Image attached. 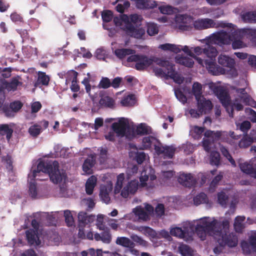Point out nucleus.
Wrapping results in <instances>:
<instances>
[{
    "mask_svg": "<svg viewBox=\"0 0 256 256\" xmlns=\"http://www.w3.org/2000/svg\"><path fill=\"white\" fill-rule=\"evenodd\" d=\"M256 141V130H252L249 134H246L243 136L238 142V146L240 148H246Z\"/></svg>",
    "mask_w": 256,
    "mask_h": 256,
    "instance_id": "18",
    "label": "nucleus"
},
{
    "mask_svg": "<svg viewBox=\"0 0 256 256\" xmlns=\"http://www.w3.org/2000/svg\"><path fill=\"white\" fill-rule=\"evenodd\" d=\"M194 50L196 55L199 56L204 53L208 58L205 60L204 62L206 67L210 74L216 76L225 73V69L216 62V57L218 54L216 48L208 44L204 48L196 46Z\"/></svg>",
    "mask_w": 256,
    "mask_h": 256,
    "instance_id": "2",
    "label": "nucleus"
},
{
    "mask_svg": "<svg viewBox=\"0 0 256 256\" xmlns=\"http://www.w3.org/2000/svg\"><path fill=\"white\" fill-rule=\"evenodd\" d=\"M26 238L28 244L30 246H38L40 241L38 236V232L33 229H29L26 232Z\"/></svg>",
    "mask_w": 256,
    "mask_h": 256,
    "instance_id": "19",
    "label": "nucleus"
},
{
    "mask_svg": "<svg viewBox=\"0 0 256 256\" xmlns=\"http://www.w3.org/2000/svg\"><path fill=\"white\" fill-rule=\"evenodd\" d=\"M2 110L7 117H12L15 112L8 106L4 105L2 108Z\"/></svg>",
    "mask_w": 256,
    "mask_h": 256,
    "instance_id": "62",
    "label": "nucleus"
},
{
    "mask_svg": "<svg viewBox=\"0 0 256 256\" xmlns=\"http://www.w3.org/2000/svg\"><path fill=\"white\" fill-rule=\"evenodd\" d=\"M240 32V34L238 35L236 38H234L232 40V47L234 49H238L240 48L244 47V42L240 40L239 38L241 36V32Z\"/></svg>",
    "mask_w": 256,
    "mask_h": 256,
    "instance_id": "49",
    "label": "nucleus"
},
{
    "mask_svg": "<svg viewBox=\"0 0 256 256\" xmlns=\"http://www.w3.org/2000/svg\"><path fill=\"white\" fill-rule=\"evenodd\" d=\"M122 82V78L118 76L115 78L110 81V86L114 88H118Z\"/></svg>",
    "mask_w": 256,
    "mask_h": 256,
    "instance_id": "61",
    "label": "nucleus"
},
{
    "mask_svg": "<svg viewBox=\"0 0 256 256\" xmlns=\"http://www.w3.org/2000/svg\"><path fill=\"white\" fill-rule=\"evenodd\" d=\"M114 104L113 98L108 96H103L99 100V104L102 108H112Z\"/></svg>",
    "mask_w": 256,
    "mask_h": 256,
    "instance_id": "24",
    "label": "nucleus"
},
{
    "mask_svg": "<svg viewBox=\"0 0 256 256\" xmlns=\"http://www.w3.org/2000/svg\"><path fill=\"white\" fill-rule=\"evenodd\" d=\"M178 249L180 254L182 256H193V251L188 245H182L179 246Z\"/></svg>",
    "mask_w": 256,
    "mask_h": 256,
    "instance_id": "43",
    "label": "nucleus"
},
{
    "mask_svg": "<svg viewBox=\"0 0 256 256\" xmlns=\"http://www.w3.org/2000/svg\"><path fill=\"white\" fill-rule=\"evenodd\" d=\"M41 172L48 174L50 180L56 184L62 182L66 178V174L62 170H59V164L56 160L40 161L37 165L36 169L32 170V174L30 175L32 177L33 180Z\"/></svg>",
    "mask_w": 256,
    "mask_h": 256,
    "instance_id": "1",
    "label": "nucleus"
},
{
    "mask_svg": "<svg viewBox=\"0 0 256 256\" xmlns=\"http://www.w3.org/2000/svg\"><path fill=\"white\" fill-rule=\"evenodd\" d=\"M32 172L31 174H28V178L30 180V186H29V194L30 196L32 198H36L37 196V188L36 185L35 183V180H43L44 179L42 178H36V177L33 180L32 177L31 176L30 177V175H32Z\"/></svg>",
    "mask_w": 256,
    "mask_h": 256,
    "instance_id": "22",
    "label": "nucleus"
},
{
    "mask_svg": "<svg viewBox=\"0 0 256 256\" xmlns=\"http://www.w3.org/2000/svg\"><path fill=\"white\" fill-rule=\"evenodd\" d=\"M220 150L222 154L229 160L232 164L236 166L235 161L230 154L228 150L224 146H222L220 148Z\"/></svg>",
    "mask_w": 256,
    "mask_h": 256,
    "instance_id": "53",
    "label": "nucleus"
},
{
    "mask_svg": "<svg viewBox=\"0 0 256 256\" xmlns=\"http://www.w3.org/2000/svg\"><path fill=\"white\" fill-rule=\"evenodd\" d=\"M129 179L128 176L126 178L124 173L119 174L116 178L114 194L121 192L120 195L124 198H128L130 194H134L138 190V182L136 180H129Z\"/></svg>",
    "mask_w": 256,
    "mask_h": 256,
    "instance_id": "4",
    "label": "nucleus"
},
{
    "mask_svg": "<svg viewBox=\"0 0 256 256\" xmlns=\"http://www.w3.org/2000/svg\"><path fill=\"white\" fill-rule=\"evenodd\" d=\"M194 27L198 30H205L210 28H226V27H232L233 24L226 23L224 22H216L212 19L206 18L198 19L194 22Z\"/></svg>",
    "mask_w": 256,
    "mask_h": 256,
    "instance_id": "7",
    "label": "nucleus"
},
{
    "mask_svg": "<svg viewBox=\"0 0 256 256\" xmlns=\"http://www.w3.org/2000/svg\"><path fill=\"white\" fill-rule=\"evenodd\" d=\"M102 18L103 22H110L113 18V13L111 10H104L102 13Z\"/></svg>",
    "mask_w": 256,
    "mask_h": 256,
    "instance_id": "54",
    "label": "nucleus"
},
{
    "mask_svg": "<svg viewBox=\"0 0 256 256\" xmlns=\"http://www.w3.org/2000/svg\"><path fill=\"white\" fill-rule=\"evenodd\" d=\"M123 29L127 34L138 39L142 38L145 34L144 28H137L128 22L126 24Z\"/></svg>",
    "mask_w": 256,
    "mask_h": 256,
    "instance_id": "13",
    "label": "nucleus"
},
{
    "mask_svg": "<svg viewBox=\"0 0 256 256\" xmlns=\"http://www.w3.org/2000/svg\"><path fill=\"white\" fill-rule=\"evenodd\" d=\"M146 31L148 35L152 36L158 34V28L156 24L150 22L147 24Z\"/></svg>",
    "mask_w": 256,
    "mask_h": 256,
    "instance_id": "46",
    "label": "nucleus"
},
{
    "mask_svg": "<svg viewBox=\"0 0 256 256\" xmlns=\"http://www.w3.org/2000/svg\"><path fill=\"white\" fill-rule=\"evenodd\" d=\"M97 226L100 230H104V231L102 232L101 234L98 233L94 234V238L95 240L96 241L101 240L106 244L110 243L112 240V236L110 230L107 228H105L104 226L102 224V222H101L100 218H98V220Z\"/></svg>",
    "mask_w": 256,
    "mask_h": 256,
    "instance_id": "11",
    "label": "nucleus"
},
{
    "mask_svg": "<svg viewBox=\"0 0 256 256\" xmlns=\"http://www.w3.org/2000/svg\"><path fill=\"white\" fill-rule=\"evenodd\" d=\"M218 63L224 67L229 68L233 76H237L238 72L234 68V60L225 54H220L218 59Z\"/></svg>",
    "mask_w": 256,
    "mask_h": 256,
    "instance_id": "12",
    "label": "nucleus"
},
{
    "mask_svg": "<svg viewBox=\"0 0 256 256\" xmlns=\"http://www.w3.org/2000/svg\"><path fill=\"white\" fill-rule=\"evenodd\" d=\"M20 84L18 78L16 77L12 78L10 82H6L4 84L6 88L8 91H14L18 86Z\"/></svg>",
    "mask_w": 256,
    "mask_h": 256,
    "instance_id": "30",
    "label": "nucleus"
},
{
    "mask_svg": "<svg viewBox=\"0 0 256 256\" xmlns=\"http://www.w3.org/2000/svg\"><path fill=\"white\" fill-rule=\"evenodd\" d=\"M246 219L244 216H238L235 218L234 224V228L236 232L241 233L244 228L243 222Z\"/></svg>",
    "mask_w": 256,
    "mask_h": 256,
    "instance_id": "27",
    "label": "nucleus"
},
{
    "mask_svg": "<svg viewBox=\"0 0 256 256\" xmlns=\"http://www.w3.org/2000/svg\"><path fill=\"white\" fill-rule=\"evenodd\" d=\"M64 216L66 225L68 226H72L74 224V220L71 212L69 210H66L64 212Z\"/></svg>",
    "mask_w": 256,
    "mask_h": 256,
    "instance_id": "51",
    "label": "nucleus"
},
{
    "mask_svg": "<svg viewBox=\"0 0 256 256\" xmlns=\"http://www.w3.org/2000/svg\"><path fill=\"white\" fill-rule=\"evenodd\" d=\"M13 130L8 124H2L0 126V134L6 135V138L10 139L12 136Z\"/></svg>",
    "mask_w": 256,
    "mask_h": 256,
    "instance_id": "44",
    "label": "nucleus"
},
{
    "mask_svg": "<svg viewBox=\"0 0 256 256\" xmlns=\"http://www.w3.org/2000/svg\"><path fill=\"white\" fill-rule=\"evenodd\" d=\"M196 232L198 236L202 240H205L207 232L204 228H202V226L198 224L196 228Z\"/></svg>",
    "mask_w": 256,
    "mask_h": 256,
    "instance_id": "56",
    "label": "nucleus"
},
{
    "mask_svg": "<svg viewBox=\"0 0 256 256\" xmlns=\"http://www.w3.org/2000/svg\"><path fill=\"white\" fill-rule=\"evenodd\" d=\"M171 235L177 236L180 238H183L185 236L186 232L179 227L172 228L170 231Z\"/></svg>",
    "mask_w": 256,
    "mask_h": 256,
    "instance_id": "48",
    "label": "nucleus"
},
{
    "mask_svg": "<svg viewBox=\"0 0 256 256\" xmlns=\"http://www.w3.org/2000/svg\"><path fill=\"white\" fill-rule=\"evenodd\" d=\"M196 100L197 101L198 109L202 114H206L212 109L213 106L210 100H206L204 96Z\"/></svg>",
    "mask_w": 256,
    "mask_h": 256,
    "instance_id": "17",
    "label": "nucleus"
},
{
    "mask_svg": "<svg viewBox=\"0 0 256 256\" xmlns=\"http://www.w3.org/2000/svg\"><path fill=\"white\" fill-rule=\"evenodd\" d=\"M159 10L163 14H171L174 12V8L170 6H160Z\"/></svg>",
    "mask_w": 256,
    "mask_h": 256,
    "instance_id": "58",
    "label": "nucleus"
},
{
    "mask_svg": "<svg viewBox=\"0 0 256 256\" xmlns=\"http://www.w3.org/2000/svg\"><path fill=\"white\" fill-rule=\"evenodd\" d=\"M218 202L222 207L226 208L228 202V196L223 190L217 194Z\"/></svg>",
    "mask_w": 256,
    "mask_h": 256,
    "instance_id": "31",
    "label": "nucleus"
},
{
    "mask_svg": "<svg viewBox=\"0 0 256 256\" xmlns=\"http://www.w3.org/2000/svg\"><path fill=\"white\" fill-rule=\"evenodd\" d=\"M116 242L117 244L124 248H132L134 247V242L127 237H118L116 240Z\"/></svg>",
    "mask_w": 256,
    "mask_h": 256,
    "instance_id": "25",
    "label": "nucleus"
},
{
    "mask_svg": "<svg viewBox=\"0 0 256 256\" xmlns=\"http://www.w3.org/2000/svg\"><path fill=\"white\" fill-rule=\"evenodd\" d=\"M244 31L245 34L248 36V38L250 40L256 45V30L247 29Z\"/></svg>",
    "mask_w": 256,
    "mask_h": 256,
    "instance_id": "57",
    "label": "nucleus"
},
{
    "mask_svg": "<svg viewBox=\"0 0 256 256\" xmlns=\"http://www.w3.org/2000/svg\"><path fill=\"white\" fill-rule=\"evenodd\" d=\"M199 224L210 236L214 238L215 240L218 238L223 228H228L230 222L225 220L222 222H218L216 220L210 221L206 218L201 219Z\"/></svg>",
    "mask_w": 256,
    "mask_h": 256,
    "instance_id": "6",
    "label": "nucleus"
},
{
    "mask_svg": "<svg viewBox=\"0 0 256 256\" xmlns=\"http://www.w3.org/2000/svg\"><path fill=\"white\" fill-rule=\"evenodd\" d=\"M122 22H124L125 24L128 22V17L125 14H124L120 18L114 17V22L116 26L122 25Z\"/></svg>",
    "mask_w": 256,
    "mask_h": 256,
    "instance_id": "60",
    "label": "nucleus"
},
{
    "mask_svg": "<svg viewBox=\"0 0 256 256\" xmlns=\"http://www.w3.org/2000/svg\"><path fill=\"white\" fill-rule=\"evenodd\" d=\"M130 6V3L128 1H124L122 4H118L116 6V10L120 13H123L126 8H128Z\"/></svg>",
    "mask_w": 256,
    "mask_h": 256,
    "instance_id": "59",
    "label": "nucleus"
},
{
    "mask_svg": "<svg viewBox=\"0 0 256 256\" xmlns=\"http://www.w3.org/2000/svg\"><path fill=\"white\" fill-rule=\"evenodd\" d=\"M42 132V128L41 126L37 124L30 126L28 130L30 134L34 138L37 137Z\"/></svg>",
    "mask_w": 256,
    "mask_h": 256,
    "instance_id": "39",
    "label": "nucleus"
},
{
    "mask_svg": "<svg viewBox=\"0 0 256 256\" xmlns=\"http://www.w3.org/2000/svg\"><path fill=\"white\" fill-rule=\"evenodd\" d=\"M192 92L196 100L200 99L203 96H202V86L198 82H194L192 87Z\"/></svg>",
    "mask_w": 256,
    "mask_h": 256,
    "instance_id": "35",
    "label": "nucleus"
},
{
    "mask_svg": "<svg viewBox=\"0 0 256 256\" xmlns=\"http://www.w3.org/2000/svg\"><path fill=\"white\" fill-rule=\"evenodd\" d=\"M100 196L102 201L108 204L110 201L109 192L106 186H102L100 188Z\"/></svg>",
    "mask_w": 256,
    "mask_h": 256,
    "instance_id": "40",
    "label": "nucleus"
},
{
    "mask_svg": "<svg viewBox=\"0 0 256 256\" xmlns=\"http://www.w3.org/2000/svg\"><path fill=\"white\" fill-rule=\"evenodd\" d=\"M136 102L135 96L134 94L128 95L124 97L120 101V104L124 106H130Z\"/></svg>",
    "mask_w": 256,
    "mask_h": 256,
    "instance_id": "38",
    "label": "nucleus"
},
{
    "mask_svg": "<svg viewBox=\"0 0 256 256\" xmlns=\"http://www.w3.org/2000/svg\"><path fill=\"white\" fill-rule=\"evenodd\" d=\"M193 200L196 206H198L202 204H207L208 199L206 194L204 192H201L194 197Z\"/></svg>",
    "mask_w": 256,
    "mask_h": 256,
    "instance_id": "36",
    "label": "nucleus"
},
{
    "mask_svg": "<svg viewBox=\"0 0 256 256\" xmlns=\"http://www.w3.org/2000/svg\"><path fill=\"white\" fill-rule=\"evenodd\" d=\"M248 242L252 248L256 250V231L252 233L249 236Z\"/></svg>",
    "mask_w": 256,
    "mask_h": 256,
    "instance_id": "64",
    "label": "nucleus"
},
{
    "mask_svg": "<svg viewBox=\"0 0 256 256\" xmlns=\"http://www.w3.org/2000/svg\"><path fill=\"white\" fill-rule=\"evenodd\" d=\"M176 62L177 63L188 68H192L194 64L192 59L187 56L176 57Z\"/></svg>",
    "mask_w": 256,
    "mask_h": 256,
    "instance_id": "32",
    "label": "nucleus"
},
{
    "mask_svg": "<svg viewBox=\"0 0 256 256\" xmlns=\"http://www.w3.org/2000/svg\"><path fill=\"white\" fill-rule=\"evenodd\" d=\"M174 94L177 99L183 104L186 102L187 98L180 88L176 89L174 90Z\"/></svg>",
    "mask_w": 256,
    "mask_h": 256,
    "instance_id": "55",
    "label": "nucleus"
},
{
    "mask_svg": "<svg viewBox=\"0 0 256 256\" xmlns=\"http://www.w3.org/2000/svg\"><path fill=\"white\" fill-rule=\"evenodd\" d=\"M220 154L216 151H212L210 155V164L212 166H218L220 163Z\"/></svg>",
    "mask_w": 256,
    "mask_h": 256,
    "instance_id": "42",
    "label": "nucleus"
},
{
    "mask_svg": "<svg viewBox=\"0 0 256 256\" xmlns=\"http://www.w3.org/2000/svg\"><path fill=\"white\" fill-rule=\"evenodd\" d=\"M156 62L162 68L154 67L153 71L156 76L166 79L170 78L174 82L180 84L184 81V78L181 76L175 70L174 65L172 64L168 60L158 59Z\"/></svg>",
    "mask_w": 256,
    "mask_h": 256,
    "instance_id": "3",
    "label": "nucleus"
},
{
    "mask_svg": "<svg viewBox=\"0 0 256 256\" xmlns=\"http://www.w3.org/2000/svg\"><path fill=\"white\" fill-rule=\"evenodd\" d=\"M95 161L92 158H86L82 165V170L88 174L92 173V168L94 166Z\"/></svg>",
    "mask_w": 256,
    "mask_h": 256,
    "instance_id": "33",
    "label": "nucleus"
},
{
    "mask_svg": "<svg viewBox=\"0 0 256 256\" xmlns=\"http://www.w3.org/2000/svg\"><path fill=\"white\" fill-rule=\"evenodd\" d=\"M178 182L182 185L192 188L197 183V178L190 173L180 172L178 178Z\"/></svg>",
    "mask_w": 256,
    "mask_h": 256,
    "instance_id": "14",
    "label": "nucleus"
},
{
    "mask_svg": "<svg viewBox=\"0 0 256 256\" xmlns=\"http://www.w3.org/2000/svg\"><path fill=\"white\" fill-rule=\"evenodd\" d=\"M210 89L217 96L223 106L226 107L230 104V97L226 90L216 86L214 83L208 84Z\"/></svg>",
    "mask_w": 256,
    "mask_h": 256,
    "instance_id": "10",
    "label": "nucleus"
},
{
    "mask_svg": "<svg viewBox=\"0 0 256 256\" xmlns=\"http://www.w3.org/2000/svg\"><path fill=\"white\" fill-rule=\"evenodd\" d=\"M50 82V78L46 75V73L42 72H38V82L44 86H48Z\"/></svg>",
    "mask_w": 256,
    "mask_h": 256,
    "instance_id": "41",
    "label": "nucleus"
},
{
    "mask_svg": "<svg viewBox=\"0 0 256 256\" xmlns=\"http://www.w3.org/2000/svg\"><path fill=\"white\" fill-rule=\"evenodd\" d=\"M242 18L246 22H256V11L248 12L242 15Z\"/></svg>",
    "mask_w": 256,
    "mask_h": 256,
    "instance_id": "34",
    "label": "nucleus"
},
{
    "mask_svg": "<svg viewBox=\"0 0 256 256\" xmlns=\"http://www.w3.org/2000/svg\"><path fill=\"white\" fill-rule=\"evenodd\" d=\"M180 45H176L171 44H160L159 46L162 50H170L176 54L179 53L181 52Z\"/></svg>",
    "mask_w": 256,
    "mask_h": 256,
    "instance_id": "28",
    "label": "nucleus"
},
{
    "mask_svg": "<svg viewBox=\"0 0 256 256\" xmlns=\"http://www.w3.org/2000/svg\"><path fill=\"white\" fill-rule=\"evenodd\" d=\"M98 86L99 88H108L110 87V80L107 77H102Z\"/></svg>",
    "mask_w": 256,
    "mask_h": 256,
    "instance_id": "52",
    "label": "nucleus"
},
{
    "mask_svg": "<svg viewBox=\"0 0 256 256\" xmlns=\"http://www.w3.org/2000/svg\"><path fill=\"white\" fill-rule=\"evenodd\" d=\"M136 132L138 135L144 136L152 134V128L146 124H140L137 126Z\"/></svg>",
    "mask_w": 256,
    "mask_h": 256,
    "instance_id": "29",
    "label": "nucleus"
},
{
    "mask_svg": "<svg viewBox=\"0 0 256 256\" xmlns=\"http://www.w3.org/2000/svg\"><path fill=\"white\" fill-rule=\"evenodd\" d=\"M134 212L136 215L138 216L140 219L144 220H147L150 218V215L148 214L140 206L136 207L134 210Z\"/></svg>",
    "mask_w": 256,
    "mask_h": 256,
    "instance_id": "37",
    "label": "nucleus"
},
{
    "mask_svg": "<svg viewBox=\"0 0 256 256\" xmlns=\"http://www.w3.org/2000/svg\"><path fill=\"white\" fill-rule=\"evenodd\" d=\"M128 122L123 118H120L118 122L112 124L113 130L119 136H124L126 129L128 128Z\"/></svg>",
    "mask_w": 256,
    "mask_h": 256,
    "instance_id": "16",
    "label": "nucleus"
},
{
    "mask_svg": "<svg viewBox=\"0 0 256 256\" xmlns=\"http://www.w3.org/2000/svg\"><path fill=\"white\" fill-rule=\"evenodd\" d=\"M228 31L220 30L212 34L210 36L208 41V43L217 44L219 46L228 45L231 44L232 40L236 38L240 32L236 30L234 25L232 26L226 27Z\"/></svg>",
    "mask_w": 256,
    "mask_h": 256,
    "instance_id": "5",
    "label": "nucleus"
},
{
    "mask_svg": "<svg viewBox=\"0 0 256 256\" xmlns=\"http://www.w3.org/2000/svg\"><path fill=\"white\" fill-rule=\"evenodd\" d=\"M138 230L142 233L143 234L148 236L154 237L156 236V232L153 229L148 226H140L138 228Z\"/></svg>",
    "mask_w": 256,
    "mask_h": 256,
    "instance_id": "45",
    "label": "nucleus"
},
{
    "mask_svg": "<svg viewBox=\"0 0 256 256\" xmlns=\"http://www.w3.org/2000/svg\"><path fill=\"white\" fill-rule=\"evenodd\" d=\"M142 20V18L141 16L135 14L130 15L128 18V22L132 23L137 26L141 24Z\"/></svg>",
    "mask_w": 256,
    "mask_h": 256,
    "instance_id": "47",
    "label": "nucleus"
},
{
    "mask_svg": "<svg viewBox=\"0 0 256 256\" xmlns=\"http://www.w3.org/2000/svg\"><path fill=\"white\" fill-rule=\"evenodd\" d=\"M114 53L117 58L122 60L127 56L134 55L136 50L131 48H117Z\"/></svg>",
    "mask_w": 256,
    "mask_h": 256,
    "instance_id": "23",
    "label": "nucleus"
},
{
    "mask_svg": "<svg viewBox=\"0 0 256 256\" xmlns=\"http://www.w3.org/2000/svg\"><path fill=\"white\" fill-rule=\"evenodd\" d=\"M128 62H135V68L138 70H143L150 66L154 60L143 54H134L129 56L127 58Z\"/></svg>",
    "mask_w": 256,
    "mask_h": 256,
    "instance_id": "9",
    "label": "nucleus"
},
{
    "mask_svg": "<svg viewBox=\"0 0 256 256\" xmlns=\"http://www.w3.org/2000/svg\"><path fill=\"white\" fill-rule=\"evenodd\" d=\"M241 170L256 178V164H250L247 162L240 164Z\"/></svg>",
    "mask_w": 256,
    "mask_h": 256,
    "instance_id": "20",
    "label": "nucleus"
},
{
    "mask_svg": "<svg viewBox=\"0 0 256 256\" xmlns=\"http://www.w3.org/2000/svg\"><path fill=\"white\" fill-rule=\"evenodd\" d=\"M154 150L158 154H162L164 158H172L176 150V148L174 146H162L154 144Z\"/></svg>",
    "mask_w": 256,
    "mask_h": 256,
    "instance_id": "15",
    "label": "nucleus"
},
{
    "mask_svg": "<svg viewBox=\"0 0 256 256\" xmlns=\"http://www.w3.org/2000/svg\"><path fill=\"white\" fill-rule=\"evenodd\" d=\"M228 230L229 228H223L216 240L221 246L234 248L238 244V237L234 234L230 233Z\"/></svg>",
    "mask_w": 256,
    "mask_h": 256,
    "instance_id": "8",
    "label": "nucleus"
},
{
    "mask_svg": "<svg viewBox=\"0 0 256 256\" xmlns=\"http://www.w3.org/2000/svg\"><path fill=\"white\" fill-rule=\"evenodd\" d=\"M79 226H84L86 224L91 223L94 220V216L88 215L86 212H80L78 214Z\"/></svg>",
    "mask_w": 256,
    "mask_h": 256,
    "instance_id": "21",
    "label": "nucleus"
},
{
    "mask_svg": "<svg viewBox=\"0 0 256 256\" xmlns=\"http://www.w3.org/2000/svg\"><path fill=\"white\" fill-rule=\"evenodd\" d=\"M156 140V139L152 136L144 137L142 139V146L144 148L148 149L151 147L153 142Z\"/></svg>",
    "mask_w": 256,
    "mask_h": 256,
    "instance_id": "50",
    "label": "nucleus"
},
{
    "mask_svg": "<svg viewBox=\"0 0 256 256\" xmlns=\"http://www.w3.org/2000/svg\"><path fill=\"white\" fill-rule=\"evenodd\" d=\"M96 181V178L94 176L88 178L86 183V192L88 194L90 195L92 194Z\"/></svg>",
    "mask_w": 256,
    "mask_h": 256,
    "instance_id": "26",
    "label": "nucleus"
},
{
    "mask_svg": "<svg viewBox=\"0 0 256 256\" xmlns=\"http://www.w3.org/2000/svg\"><path fill=\"white\" fill-rule=\"evenodd\" d=\"M23 104L20 101H14L10 104V106L15 112H18L22 108Z\"/></svg>",
    "mask_w": 256,
    "mask_h": 256,
    "instance_id": "63",
    "label": "nucleus"
}]
</instances>
